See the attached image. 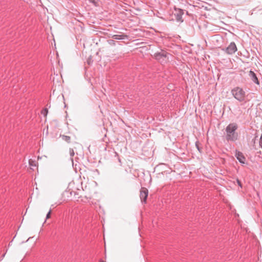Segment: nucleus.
Returning <instances> with one entry per match:
<instances>
[{
    "mask_svg": "<svg viewBox=\"0 0 262 262\" xmlns=\"http://www.w3.org/2000/svg\"><path fill=\"white\" fill-rule=\"evenodd\" d=\"M200 143L199 141H196L195 142V146L197 148L198 150L199 151V152H201L202 148L200 147Z\"/></svg>",
    "mask_w": 262,
    "mask_h": 262,
    "instance_id": "11",
    "label": "nucleus"
},
{
    "mask_svg": "<svg viewBox=\"0 0 262 262\" xmlns=\"http://www.w3.org/2000/svg\"><path fill=\"white\" fill-rule=\"evenodd\" d=\"M238 125L236 123H230L225 128L226 139L227 141L235 142L238 138V134L236 132Z\"/></svg>",
    "mask_w": 262,
    "mask_h": 262,
    "instance_id": "1",
    "label": "nucleus"
},
{
    "mask_svg": "<svg viewBox=\"0 0 262 262\" xmlns=\"http://www.w3.org/2000/svg\"><path fill=\"white\" fill-rule=\"evenodd\" d=\"M235 156L241 163H245L246 158L242 152L236 150L235 151Z\"/></svg>",
    "mask_w": 262,
    "mask_h": 262,
    "instance_id": "7",
    "label": "nucleus"
},
{
    "mask_svg": "<svg viewBox=\"0 0 262 262\" xmlns=\"http://www.w3.org/2000/svg\"><path fill=\"white\" fill-rule=\"evenodd\" d=\"M114 154H115V157H117V159H118V161L121 163V159H120V158L119 157V155H118V154L116 152V151H114Z\"/></svg>",
    "mask_w": 262,
    "mask_h": 262,
    "instance_id": "16",
    "label": "nucleus"
},
{
    "mask_svg": "<svg viewBox=\"0 0 262 262\" xmlns=\"http://www.w3.org/2000/svg\"><path fill=\"white\" fill-rule=\"evenodd\" d=\"M223 50L228 54H232L237 51V47L234 42H231L229 45Z\"/></svg>",
    "mask_w": 262,
    "mask_h": 262,
    "instance_id": "4",
    "label": "nucleus"
},
{
    "mask_svg": "<svg viewBox=\"0 0 262 262\" xmlns=\"http://www.w3.org/2000/svg\"><path fill=\"white\" fill-rule=\"evenodd\" d=\"M89 1L90 3L94 4L95 6L98 5V0H89Z\"/></svg>",
    "mask_w": 262,
    "mask_h": 262,
    "instance_id": "13",
    "label": "nucleus"
},
{
    "mask_svg": "<svg viewBox=\"0 0 262 262\" xmlns=\"http://www.w3.org/2000/svg\"><path fill=\"white\" fill-rule=\"evenodd\" d=\"M236 181H237V183L238 185L239 186H240L241 187H242V185L241 182L238 179H237Z\"/></svg>",
    "mask_w": 262,
    "mask_h": 262,
    "instance_id": "18",
    "label": "nucleus"
},
{
    "mask_svg": "<svg viewBox=\"0 0 262 262\" xmlns=\"http://www.w3.org/2000/svg\"><path fill=\"white\" fill-rule=\"evenodd\" d=\"M87 62H88V63L89 64H91V59H89L88 60Z\"/></svg>",
    "mask_w": 262,
    "mask_h": 262,
    "instance_id": "19",
    "label": "nucleus"
},
{
    "mask_svg": "<svg viewBox=\"0 0 262 262\" xmlns=\"http://www.w3.org/2000/svg\"><path fill=\"white\" fill-rule=\"evenodd\" d=\"M184 14L183 10L179 8H175L174 12L173 13L174 16H175L176 19L178 21L182 22L183 20L182 19V15Z\"/></svg>",
    "mask_w": 262,
    "mask_h": 262,
    "instance_id": "6",
    "label": "nucleus"
},
{
    "mask_svg": "<svg viewBox=\"0 0 262 262\" xmlns=\"http://www.w3.org/2000/svg\"><path fill=\"white\" fill-rule=\"evenodd\" d=\"M29 163H30V165H31L30 161H29Z\"/></svg>",
    "mask_w": 262,
    "mask_h": 262,
    "instance_id": "21",
    "label": "nucleus"
},
{
    "mask_svg": "<svg viewBox=\"0 0 262 262\" xmlns=\"http://www.w3.org/2000/svg\"><path fill=\"white\" fill-rule=\"evenodd\" d=\"M51 209L49 210V211L48 212L47 215H46V219H49L51 216Z\"/></svg>",
    "mask_w": 262,
    "mask_h": 262,
    "instance_id": "17",
    "label": "nucleus"
},
{
    "mask_svg": "<svg viewBox=\"0 0 262 262\" xmlns=\"http://www.w3.org/2000/svg\"><path fill=\"white\" fill-rule=\"evenodd\" d=\"M148 194V191L147 188L142 187L140 192V198L142 203H146L147 198Z\"/></svg>",
    "mask_w": 262,
    "mask_h": 262,
    "instance_id": "5",
    "label": "nucleus"
},
{
    "mask_svg": "<svg viewBox=\"0 0 262 262\" xmlns=\"http://www.w3.org/2000/svg\"><path fill=\"white\" fill-rule=\"evenodd\" d=\"M231 93L233 97L239 102L246 103L249 100L245 91L240 87L234 88L232 89Z\"/></svg>",
    "mask_w": 262,
    "mask_h": 262,
    "instance_id": "2",
    "label": "nucleus"
},
{
    "mask_svg": "<svg viewBox=\"0 0 262 262\" xmlns=\"http://www.w3.org/2000/svg\"><path fill=\"white\" fill-rule=\"evenodd\" d=\"M5 255V253H4V254L2 255V259H3Z\"/></svg>",
    "mask_w": 262,
    "mask_h": 262,
    "instance_id": "20",
    "label": "nucleus"
},
{
    "mask_svg": "<svg viewBox=\"0 0 262 262\" xmlns=\"http://www.w3.org/2000/svg\"><path fill=\"white\" fill-rule=\"evenodd\" d=\"M69 151H70V155L71 159L72 161H73V160L72 157L75 155V152H74V149H72V148H70Z\"/></svg>",
    "mask_w": 262,
    "mask_h": 262,
    "instance_id": "12",
    "label": "nucleus"
},
{
    "mask_svg": "<svg viewBox=\"0 0 262 262\" xmlns=\"http://www.w3.org/2000/svg\"><path fill=\"white\" fill-rule=\"evenodd\" d=\"M167 54L166 51L162 50L160 52L156 53L154 56L157 60H159L161 62H165L166 61V58Z\"/></svg>",
    "mask_w": 262,
    "mask_h": 262,
    "instance_id": "3",
    "label": "nucleus"
},
{
    "mask_svg": "<svg viewBox=\"0 0 262 262\" xmlns=\"http://www.w3.org/2000/svg\"><path fill=\"white\" fill-rule=\"evenodd\" d=\"M108 43L110 45H112V46H115L116 45V42L115 40H110L108 41Z\"/></svg>",
    "mask_w": 262,
    "mask_h": 262,
    "instance_id": "14",
    "label": "nucleus"
},
{
    "mask_svg": "<svg viewBox=\"0 0 262 262\" xmlns=\"http://www.w3.org/2000/svg\"><path fill=\"white\" fill-rule=\"evenodd\" d=\"M48 113V110L47 108H45L41 111V114H43L44 116H46Z\"/></svg>",
    "mask_w": 262,
    "mask_h": 262,
    "instance_id": "15",
    "label": "nucleus"
},
{
    "mask_svg": "<svg viewBox=\"0 0 262 262\" xmlns=\"http://www.w3.org/2000/svg\"><path fill=\"white\" fill-rule=\"evenodd\" d=\"M61 137L62 138V139L63 140L65 141L67 143H70V142H71V137L70 136H66V135H62V136H61Z\"/></svg>",
    "mask_w": 262,
    "mask_h": 262,
    "instance_id": "10",
    "label": "nucleus"
},
{
    "mask_svg": "<svg viewBox=\"0 0 262 262\" xmlns=\"http://www.w3.org/2000/svg\"><path fill=\"white\" fill-rule=\"evenodd\" d=\"M249 76L250 77L251 79L254 83H256L257 84H259L258 78H257L256 74H255V73L253 71L250 70L249 72Z\"/></svg>",
    "mask_w": 262,
    "mask_h": 262,
    "instance_id": "8",
    "label": "nucleus"
},
{
    "mask_svg": "<svg viewBox=\"0 0 262 262\" xmlns=\"http://www.w3.org/2000/svg\"><path fill=\"white\" fill-rule=\"evenodd\" d=\"M100 262H105V261H101Z\"/></svg>",
    "mask_w": 262,
    "mask_h": 262,
    "instance_id": "22",
    "label": "nucleus"
},
{
    "mask_svg": "<svg viewBox=\"0 0 262 262\" xmlns=\"http://www.w3.org/2000/svg\"><path fill=\"white\" fill-rule=\"evenodd\" d=\"M127 36L125 34H121V35L115 34V35H113L112 38L114 39L120 40V39H124L127 38Z\"/></svg>",
    "mask_w": 262,
    "mask_h": 262,
    "instance_id": "9",
    "label": "nucleus"
}]
</instances>
